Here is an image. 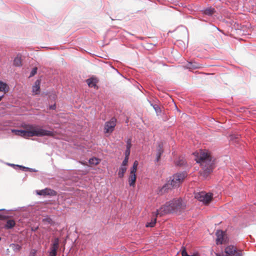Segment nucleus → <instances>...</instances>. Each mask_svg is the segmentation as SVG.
Listing matches in <instances>:
<instances>
[{
	"label": "nucleus",
	"mask_w": 256,
	"mask_h": 256,
	"mask_svg": "<svg viewBox=\"0 0 256 256\" xmlns=\"http://www.w3.org/2000/svg\"><path fill=\"white\" fill-rule=\"evenodd\" d=\"M8 218V216L0 214V220H5Z\"/></svg>",
	"instance_id": "c85d7f7f"
},
{
	"label": "nucleus",
	"mask_w": 256,
	"mask_h": 256,
	"mask_svg": "<svg viewBox=\"0 0 256 256\" xmlns=\"http://www.w3.org/2000/svg\"><path fill=\"white\" fill-rule=\"evenodd\" d=\"M186 68L190 70H194L198 68L200 66L196 62H188L186 65Z\"/></svg>",
	"instance_id": "4468645a"
},
{
	"label": "nucleus",
	"mask_w": 256,
	"mask_h": 256,
	"mask_svg": "<svg viewBox=\"0 0 256 256\" xmlns=\"http://www.w3.org/2000/svg\"><path fill=\"white\" fill-rule=\"evenodd\" d=\"M15 224L16 222L14 220H7L4 228L6 229H10L14 228Z\"/></svg>",
	"instance_id": "2eb2a0df"
},
{
	"label": "nucleus",
	"mask_w": 256,
	"mask_h": 256,
	"mask_svg": "<svg viewBox=\"0 0 256 256\" xmlns=\"http://www.w3.org/2000/svg\"><path fill=\"white\" fill-rule=\"evenodd\" d=\"M8 86L6 83L0 81V92L6 93L8 91Z\"/></svg>",
	"instance_id": "f3484780"
},
{
	"label": "nucleus",
	"mask_w": 256,
	"mask_h": 256,
	"mask_svg": "<svg viewBox=\"0 0 256 256\" xmlns=\"http://www.w3.org/2000/svg\"><path fill=\"white\" fill-rule=\"evenodd\" d=\"M2 98H3V96H0V101L2 100Z\"/></svg>",
	"instance_id": "72a5a7b5"
},
{
	"label": "nucleus",
	"mask_w": 256,
	"mask_h": 256,
	"mask_svg": "<svg viewBox=\"0 0 256 256\" xmlns=\"http://www.w3.org/2000/svg\"><path fill=\"white\" fill-rule=\"evenodd\" d=\"M164 150L162 148V146L161 144H158V148H157V153H156V162H158L160 158L161 155L163 153Z\"/></svg>",
	"instance_id": "ddd939ff"
},
{
	"label": "nucleus",
	"mask_w": 256,
	"mask_h": 256,
	"mask_svg": "<svg viewBox=\"0 0 256 256\" xmlns=\"http://www.w3.org/2000/svg\"><path fill=\"white\" fill-rule=\"evenodd\" d=\"M181 254H182V256H189L186 250V248L184 246H182V248Z\"/></svg>",
	"instance_id": "5701e85b"
},
{
	"label": "nucleus",
	"mask_w": 256,
	"mask_h": 256,
	"mask_svg": "<svg viewBox=\"0 0 256 256\" xmlns=\"http://www.w3.org/2000/svg\"><path fill=\"white\" fill-rule=\"evenodd\" d=\"M156 218H154L152 221L150 222H148L146 224V227H154L156 223Z\"/></svg>",
	"instance_id": "4be33fe9"
},
{
	"label": "nucleus",
	"mask_w": 256,
	"mask_h": 256,
	"mask_svg": "<svg viewBox=\"0 0 256 256\" xmlns=\"http://www.w3.org/2000/svg\"><path fill=\"white\" fill-rule=\"evenodd\" d=\"M40 80H37L35 82L34 85L32 86V92L35 94H38L40 92Z\"/></svg>",
	"instance_id": "f8f14e48"
},
{
	"label": "nucleus",
	"mask_w": 256,
	"mask_h": 256,
	"mask_svg": "<svg viewBox=\"0 0 256 256\" xmlns=\"http://www.w3.org/2000/svg\"><path fill=\"white\" fill-rule=\"evenodd\" d=\"M184 164V160H182V162H180L178 164V165H182Z\"/></svg>",
	"instance_id": "2f4dec72"
},
{
	"label": "nucleus",
	"mask_w": 256,
	"mask_h": 256,
	"mask_svg": "<svg viewBox=\"0 0 256 256\" xmlns=\"http://www.w3.org/2000/svg\"><path fill=\"white\" fill-rule=\"evenodd\" d=\"M37 70L38 68L36 67L34 68L30 72V77H32L34 76L37 72Z\"/></svg>",
	"instance_id": "b1692460"
},
{
	"label": "nucleus",
	"mask_w": 256,
	"mask_h": 256,
	"mask_svg": "<svg viewBox=\"0 0 256 256\" xmlns=\"http://www.w3.org/2000/svg\"><path fill=\"white\" fill-rule=\"evenodd\" d=\"M50 109L54 110L56 108V105L54 104L50 106Z\"/></svg>",
	"instance_id": "473e14b6"
},
{
	"label": "nucleus",
	"mask_w": 256,
	"mask_h": 256,
	"mask_svg": "<svg viewBox=\"0 0 256 256\" xmlns=\"http://www.w3.org/2000/svg\"><path fill=\"white\" fill-rule=\"evenodd\" d=\"M100 159L96 158H93L90 159L89 162L92 165H97L100 162Z\"/></svg>",
	"instance_id": "6ab92c4d"
},
{
	"label": "nucleus",
	"mask_w": 256,
	"mask_h": 256,
	"mask_svg": "<svg viewBox=\"0 0 256 256\" xmlns=\"http://www.w3.org/2000/svg\"><path fill=\"white\" fill-rule=\"evenodd\" d=\"M216 244H220L224 243L226 242L225 239V234L221 230H218L216 231Z\"/></svg>",
	"instance_id": "9d476101"
},
{
	"label": "nucleus",
	"mask_w": 256,
	"mask_h": 256,
	"mask_svg": "<svg viewBox=\"0 0 256 256\" xmlns=\"http://www.w3.org/2000/svg\"><path fill=\"white\" fill-rule=\"evenodd\" d=\"M12 132H14L16 135L22 136L24 138L34 136H54V133L52 132L41 128L38 126L32 124L26 126L24 130H13Z\"/></svg>",
	"instance_id": "7ed1b4c3"
},
{
	"label": "nucleus",
	"mask_w": 256,
	"mask_h": 256,
	"mask_svg": "<svg viewBox=\"0 0 256 256\" xmlns=\"http://www.w3.org/2000/svg\"><path fill=\"white\" fill-rule=\"evenodd\" d=\"M195 160L200 164L202 167L200 174L206 178L213 170L214 162L210 153L208 152L200 150V152L194 153Z\"/></svg>",
	"instance_id": "f257e3e1"
},
{
	"label": "nucleus",
	"mask_w": 256,
	"mask_h": 256,
	"mask_svg": "<svg viewBox=\"0 0 256 256\" xmlns=\"http://www.w3.org/2000/svg\"><path fill=\"white\" fill-rule=\"evenodd\" d=\"M138 166V161L136 160L133 164L132 167L131 168L130 174L128 177V183L130 186L134 187L136 181V172Z\"/></svg>",
	"instance_id": "423d86ee"
},
{
	"label": "nucleus",
	"mask_w": 256,
	"mask_h": 256,
	"mask_svg": "<svg viewBox=\"0 0 256 256\" xmlns=\"http://www.w3.org/2000/svg\"><path fill=\"white\" fill-rule=\"evenodd\" d=\"M186 208V202L181 198H176L166 202L156 210V215L162 216L170 213L180 212Z\"/></svg>",
	"instance_id": "f03ea898"
},
{
	"label": "nucleus",
	"mask_w": 256,
	"mask_h": 256,
	"mask_svg": "<svg viewBox=\"0 0 256 256\" xmlns=\"http://www.w3.org/2000/svg\"><path fill=\"white\" fill-rule=\"evenodd\" d=\"M37 194L38 195L40 196H46V195H49V196H54L56 194V192L54 190H52L50 188H45L44 190H40L38 191H37Z\"/></svg>",
	"instance_id": "9b49d317"
},
{
	"label": "nucleus",
	"mask_w": 256,
	"mask_h": 256,
	"mask_svg": "<svg viewBox=\"0 0 256 256\" xmlns=\"http://www.w3.org/2000/svg\"><path fill=\"white\" fill-rule=\"evenodd\" d=\"M195 198L205 204H208L212 200V194L202 192L196 194Z\"/></svg>",
	"instance_id": "0eeeda50"
},
{
	"label": "nucleus",
	"mask_w": 256,
	"mask_h": 256,
	"mask_svg": "<svg viewBox=\"0 0 256 256\" xmlns=\"http://www.w3.org/2000/svg\"><path fill=\"white\" fill-rule=\"evenodd\" d=\"M214 12V8H210L204 10V14L208 16H211Z\"/></svg>",
	"instance_id": "412c9836"
},
{
	"label": "nucleus",
	"mask_w": 256,
	"mask_h": 256,
	"mask_svg": "<svg viewBox=\"0 0 256 256\" xmlns=\"http://www.w3.org/2000/svg\"><path fill=\"white\" fill-rule=\"evenodd\" d=\"M186 176V174L184 172L176 173L170 177L168 182L164 186L162 190H166L167 188H172L178 187L183 182Z\"/></svg>",
	"instance_id": "20e7f679"
},
{
	"label": "nucleus",
	"mask_w": 256,
	"mask_h": 256,
	"mask_svg": "<svg viewBox=\"0 0 256 256\" xmlns=\"http://www.w3.org/2000/svg\"><path fill=\"white\" fill-rule=\"evenodd\" d=\"M154 108L155 109L156 112H158L159 111H160V109L159 107L157 106H154Z\"/></svg>",
	"instance_id": "c756f323"
},
{
	"label": "nucleus",
	"mask_w": 256,
	"mask_h": 256,
	"mask_svg": "<svg viewBox=\"0 0 256 256\" xmlns=\"http://www.w3.org/2000/svg\"><path fill=\"white\" fill-rule=\"evenodd\" d=\"M130 154V149H126L125 151V158H129Z\"/></svg>",
	"instance_id": "cd10ccee"
},
{
	"label": "nucleus",
	"mask_w": 256,
	"mask_h": 256,
	"mask_svg": "<svg viewBox=\"0 0 256 256\" xmlns=\"http://www.w3.org/2000/svg\"><path fill=\"white\" fill-rule=\"evenodd\" d=\"M131 146H132L131 140L128 139L126 141V148L130 150Z\"/></svg>",
	"instance_id": "a878e982"
},
{
	"label": "nucleus",
	"mask_w": 256,
	"mask_h": 256,
	"mask_svg": "<svg viewBox=\"0 0 256 256\" xmlns=\"http://www.w3.org/2000/svg\"><path fill=\"white\" fill-rule=\"evenodd\" d=\"M14 64L15 66H19L22 65V60L21 58L19 56H16L14 60Z\"/></svg>",
	"instance_id": "aec40b11"
},
{
	"label": "nucleus",
	"mask_w": 256,
	"mask_h": 256,
	"mask_svg": "<svg viewBox=\"0 0 256 256\" xmlns=\"http://www.w3.org/2000/svg\"><path fill=\"white\" fill-rule=\"evenodd\" d=\"M225 256H242V251L238 250L237 248L232 245L228 246L225 248ZM216 256H221L220 254H216Z\"/></svg>",
	"instance_id": "39448f33"
},
{
	"label": "nucleus",
	"mask_w": 256,
	"mask_h": 256,
	"mask_svg": "<svg viewBox=\"0 0 256 256\" xmlns=\"http://www.w3.org/2000/svg\"><path fill=\"white\" fill-rule=\"evenodd\" d=\"M128 158H124V160H123V162H122V166H126L128 164Z\"/></svg>",
	"instance_id": "bb28decb"
},
{
	"label": "nucleus",
	"mask_w": 256,
	"mask_h": 256,
	"mask_svg": "<svg viewBox=\"0 0 256 256\" xmlns=\"http://www.w3.org/2000/svg\"><path fill=\"white\" fill-rule=\"evenodd\" d=\"M14 246H16V248L18 250H20L21 246L18 244H12Z\"/></svg>",
	"instance_id": "7c9ffc66"
},
{
	"label": "nucleus",
	"mask_w": 256,
	"mask_h": 256,
	"mask_svg": "<svg viewBox=\"0 0 256 256\" xmlns=\"http://www.w3.org/2000/svg\"><path fill=\"white\" fill-rule=\"evenodd\" d=\"M86 82L89 87L95 88L96 86L97 82H96V79H95V78H90L86 80Z\"/></svg>",
	"instance_id": "dca6fc26"
},
{
	"label": "nucleus",
	"mask_w": 256,
	"mask_h": 256,
	"mask_svg": "<svg viewBox=\"0 0 256 256\" xmlns=\"http://www.w3.org/2000/svg\"><path fill=\"white\" fill-rule=\"evenodd\" d=\"M126 169L127 168L126 166H120L118 172V176L119 178H122L124 177V174L126 172Z\"/></svg>",
	"instance_id": "a211bd4d"
},
{
	"label": "nucleus",
	"mask_w": 256,
	"mask_h": 256,
	"mask_svg": "<svg viewBox=\"0 0 256 256\" xmlns=\"http://www.w3.org/2000/svg\"><path fill=\"white\" fill-rule=\"evenodd\" d=\"M116 123V119L115 118H112L110 121L106 122L104 124L105 133H112L114 130Z\"/></svg>",
	"instance_id": "6e6552de"
},
{
	"label": "nucleus",
	"mask_w": 256,
	"mask_h": 256,
	"mask_svg": "<svg viewBox=\"0 0 256 256\" xmlns=\"http://www.w3.org/2000/svg\"><path fill=\"white\" fill-rule=\"evenodd\" d=\"M59 248V239L58 238H55L52 241V243L50 248V252L49 256H56L57 254V250Z\"/></svg>",
	"instance_id": "1a4fd4ad"
},
{
	"label": "nucleus",
	"mask_w": 256,
	"mask_h": 256,
	"mask_svg": "<svg viewBox=\"0 0 256 256\" xmlns=\"http://www.w3.org/2000/svg\"><path fill=\"white\" fill-rule=\"evenodd\" d=\"M42 221L44 222H46L51 224L52 222V220L50 218H46L43 219Z\"/></svg>",
	"instance_id": "393cba45"
}]
</instances>
